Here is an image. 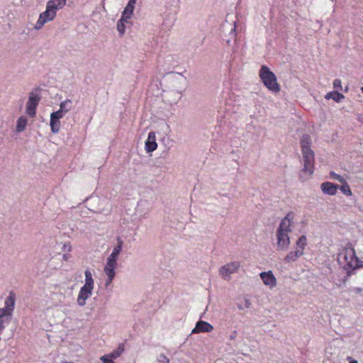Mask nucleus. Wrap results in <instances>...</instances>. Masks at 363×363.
I'll list each match as a JSON object with an SVG mask.
<instances>
[{
  "label": "nucleus",
  "mask_w": 363,
  "mask_h": 363,
  "mask_svg": "<svg viewBox=\"0 0 363 363\" xmlns=\"http://www.w3.org/2000/svg\"><path fill=\"white\" fill-rule=\"evenodd\" d=\"M133 8L130 7L129 6H126L124 11H123L121 18L122 21H128L129 18H130L133 12Z\"/></svg>",
  "instance_id": "nucleus-20"
},
{
  "label": "nucleus",
  "mask_w": 363,
  "mask_h": 363,
  "mask_svg": "<svg viewBox=\"0 0 363 363\" xmlns=\"http://www.w3.org/2000/svg\"><path fill=\"white\" fill-rule=\"evenodd\" d=\"M135 3H136V0H129L127 5L129 6L130 8L132 7L134 9Z\"/></svg>",
  "instance_id": "nucleus-31"
},
{
  "label": "nucleus",
  "mask_w": 363,
  "mask_h": 363,
  "mask_svg": "<svg viewBox=\"0 0 363 363\" xmlns=\"http://www.w3.org/2000/svg\"><path fill=\"white\" fill-rule=\"evenodd\" d=\"M158 363H169V359L167 357L166 355L161 354L158 359H157Z\"/></svg>",
  "instance_id": "nucleus-28"
},
{
  "label": "nucleus",
  "mask_w": 363,
  "mask_h": 363,
  "mask_svg": "<svg viewBox=\"0 0 363 363\" xmlns=\"http://www.w3.org/2000/svg\"><path fill=\"white\" fill-rule=\"evenodd\" d=\"M40 97L37 94H30L26 105V113L30 117H34L36 113V108L39 103Z\"/></svg>",
  "instance_id": "nucleus-10"
},
{
  "label": "nucleus",
  "mask_w": 363,
  "mask_h": 363,
  "mask_svg": "<svg viewBox=\"0 0 363 363\" xmlns=\"http://www.w3.org/2000/svg\"><path fill=\"white\" fill-rule=\"evenodd\" d=\"M347 359L350 360L349 363H358V362L355 359H352L351 357H347Z\"/></svg>",
  "instance_id": "nucleus-32"
},
{
  "label": "nucleus",
  "mask_w": 363,
  "mask_h": 363,
  "mask_svg": "<svg viewBox=\"0 0 363 363\" xmlns=\"http://www.w3.org/2000/svg\"><path fill=\"white\" fill-rule=\"evenodd\" d=\"M259 77L264 85L272 92L278 93L280 91V85L277 77L267 65H262L259 72Z\"/></svg>",
  "instance_id": "nucleus-4"
},
{
  "label": "nucleus",
  "mask_w": 363,
  "mask_h": 363,
  "mask_svg": "<svg viewBox=\"0 0 363 363\" xmlns=\"http://www.w3.org/2000/svg\"><path fill=\"white\" fill-rule=\"evenodd\" d=\"M157 147L156 143V136L154 132L148 133L147 139L145 142V150L147 152H152Z\"/></svg>",
  "instance_id": "nucleus-14"
},
{
  "label": "nucleus",
  "mask_w": 363,
  "mask_h": 363,
  "mask_svg": "<svg viewBox=\"0 0 363 363\" xmlns=\"http://www.w3.org/2000/svg\"><path fill=\"white\" fill-rule=\"evenodd\" d=\"M213 330L211 324L206 321L199 320L196 323V327L193 329L192 333H209Z\"/></svg>",
  "instance_id": "nucleus-12"
},
{
  "label": "nucleus",
  "mask_w": 363,
  "mask_h": 363,
  "mask_svg": "<svg viewBox=\"0 0 363 363\" xmlns=\"http://www.w3.org/2000/svg\"><path fill=\"white\" fill-rule=\"evenodd\" d=\"M71 100L67 99L60 104V109L64 111L65 113H67L71 109Z\"/></svg>",
  "instance_id": "nucleus-23"
},
{
  "label": "nucleus",
  "mask_w": 363,
  "mask_h": 363,
  "mask_svg": "<svg viewBox=\"0 0 363 363\" xmlns=\"http://www.w3.org/2000/svg\"><path fill=\"white\" fill-rule=\"evenodd\" d=\"M260 278L266 286L273 288L277 286V279L272 271L261 272Z\"/></svg>",
  "instance_id": "nucleus-11"
},
{
  "label": "nucleus",
  "mask_w": 363,
  "mask_h": 363,
  "mask_svg": "<svg viewBox=\"0 0 363 363\" xmlns=\"http://www.w3.org/2000/svg\"><path fill=\"white\" fill-rule=\"evenodd\" d=\"M362 91L363 92V86L362 87Z\"/></svg>",
  "instance_id": "nucleus-34"
},
{
  "label": "nucleus",
  "mask_w": 363,
  "mask_h": 363,
  "mask_svg": "<svg viewBox=\"0 0 363 363\" xmlns=\"http://www.w3.org/2000/svg\"><path fill=\"white\" fill-rule=\"evenodd\" d=\"M64 115H65L64 111L59 109L58 111L52 113L50 115V118H52L53 119L60 120L64 116Z\"/></svg>",
  "instance_id": "nucleus-25"
},
{
  "label": "nucleus",
  "mask_w": 363,
  "mask_h": 363,
  "mask_svg": "<svg viewBox=\"0 0 363 363\" xmlns=\"http://www.w3.org/2000/svg\"><path fill=\"white\" fill-rule=\"evenodd\" d=\"M333 87H334L335 89H337L342 90V84H341V81H340V79H335L333 81Z\"/></svg>",
  "instance_id": "nucleus-29"
},
{
  "label": "nucleus",
  "mask_w": 363,
  "mask_h": 363,
  "mask_svg": "<svg viewBox=\"0 0 363 363\" xmlns=\"http://www.w3.org/2000/svg\"><path fill=\"white\" fill-rule=\"evenodd\" d=\"M339 189L347 196H352V194L350 187L346 181H345L344 183H342V185L339 186Z\"/></svg>",
  "instance_id": "nucleus-22"
},
{
  "label": "nucleus",
  "mask_w": 363,
  "mask_h": 363,
  "mask_svg": "<svg viewBox=\"0 0 363 363\" xmlns=\"http://www.w3.org/2000/svg\"><path fill=\"white\" fill-rule=\"evenodd\" d=\"M330 177H331L333 179H335V180L338 181V182H340L341 184H342V183H344V182H345V181H346V180H345V179L342 176H341V175H340V174H336V173H335V172H330Z\"/></svg>",
  "instance_id": "nucleus-26"
},
{
  "label": "nucleus",
  "mask_w": 363,
  "mask_h": 363,
  "mask_svg": "<svg viewBox=\"0 0 363 363\" xmlns=\"http://www.w3.org/2000/svg\"><path fill=\"white\" fill-rule=\"evenodd\" d=\"M240 264L238 262H233L221 267L219 269L220 276L225 279H229L232 274L235 273Z\"/></svg>",
  "instance_id": "nucleus-8"
},
{
  "label": "nucleus",
  "mask_w": 363,
  "mask_h": 363,
  "mask_svg": "<svg viewBox=\"0 0 363 363\" xmlns=\"http://www.w3.org/2000/svg\"><path fill=\"white\" fill-rule=\"evenodd\" d=\"M237 335H238V333H237V331H236V330H234V331H233V333L230 334V335L229 338H230V340H235V339L236 338Z\"/></svg>",
  "instance_id": "nucleus-30"
},
{
  "label": "nucleus",
  "mask_w": 363,
  "mask_h": 363,
  "mask_svg": "<svg viewBox=\"0 0 363 363\" xmlns=\"http://www.w3.org/2000/svg\"><path fill=\"white\" fill-rule=\"evenodd\" d=\"M307 245V239L305 235H301L296 242V250L289 252L284 258L286 263L296 261L303 255L305 248Z\"/></svg>",
  "instance_id": "nucleus-6"
},
{
  "label": "nucleus",
  "mask_w": 363,
  "mask_h": 363,
  "mask_svg": "<svg viewBox=\"0 0 363 363\" xmlns=\"http://www.w3.org/2000/svg\"><path fill=\"white\" fill-rule=\"evenodd\" d=\"M50 128L51 131L54 133H57L60 129V121L57 119L50 118Z\"/></svg>",
  "instance_id": "nucleus-19"
},
{
  "label": "nucleus",
  "mask_w": 363,
  "mask_h": 363,
  "mask_svg": "<svg viewBox=\"0 0 363 363\" xmlns=\"http://www.w3.org/2000/svg\"><path fill=\"white\" fill-rule=\"evenodd\" d=\"M56 16L54 10L46 6V10L40 13L39 18L35 24V28L40 29L45 23L51 21Z\"/></svg>",
  "instance_id": "nucleus-9"
},
{
  "label": "nucleus",
  "mask_w": 363,
  "mask_h": 363,
  "mask_svg": "<svg viewBox=\"0 0 363 363\" xmlns=\"http://www.w3.org/2000/svg\"><path fill=\"white\" fill-rule=\"evenodd\" d=\"M100 359L103 363H115L113 362V359L108 354H105L101 357Z\"/></svg>",
  "instance_id": "nucleus-27"
},
{
  "label": "nucleus",
  "mask_w": 363,
  "mask_h": 363,
  "mask_svg": "<svg viewBox=\"0 0 363 363\" xmlns=\"http://www.w3.org/2000/svg\"><path fill=\"white\" fill-rule=\"evenodd\" d=\"M301 152L311 150V138L308 135H304L300 141Z\"/></svg>",
  "instance_id": "nucleus-16"
},
{
  "label": "nucleus",
  "mask_w": 363,
  "mask_h": 363,
  "mask_svg": "<svg viewBox=\"0 0 363 363\" xmlns=\"http://www.w3.org/2000/svg\"><path fill=\"white\" fill-rule=\"evenodd\" d=\"M84 275L85 284L80 289L77 298V303L80 306H84L86 304V300L91 297L94 286V281L91 272L89 270H86Z\"/></svg>",
  "instance_id": "nucleus-5"
},
{
  "label": "nucleus",
  "mask_w": 363,
  "mask_h": 363,
  "mask_svg": "<svg viewBox=\"0 0 363 363\" xmlns=\"http://www.w3.org/2000/svg\"><path fill=\"white\" fill-rule=\"evenodd\" d=\"M294 217V212H289L281 220L277 231V247L279 250H286L290 245L289 233L291 231V227Z\"/></svg>",
  "instance_id": "nucleus-1"
},
{
  "label": "nucleus",
  "mask_w": 363,
  "mask_h": 363,
  "mask_svg": "<svg viewBox=\"0 0 363 363\" xmlns=\"http://www.w3.org/2000/svg\"><path fill=\"white\" fill-rule=\"evenodd\" d=\"M28 120L25 116L20 117L17 121L16 131L21 133L26 129Z\"/></svg>",
  "instance_id": "nucleus-18"
},
{
  "label": "nucleus",
  "mask_w": 363,
  "mask_h": 363,
  "mask_svg": "<svg viewBox=\"0 0 363 363\" xmlns=\"http://www.w3.org/2000/svg\"><path fill=\"white\" fill-rule=\"evenodd\" d=\"M66 0H50L47 3V6L50 7L56 13L57 11L62 9L66 4Z\"/></svg>",
  "instance_id": "nucleus-15"
},
{
  "label": "nucleus",
  "mask_w": 363,
  "mask_h": 363,
  "mask_svg": "<svg viewBox=\"0 0 363 363\" xmlns=\"http://www.w3.org/2000/svg\"><path fill=\"white\" fill-rule=\"evenodd\" d=\"M123 351H124V345L121 344V345H119L118 347L116 350H113V352H111V353H109L108 354L113 359H116L121 355V354L123 352Z\"/></svg>",
  "instance_id": "nucleus-21"
},
{
  "label": "nucleus",
  "mask_w": 363,
  "mask_h": 363,
  "mask_svg": "<svg viewBox=\"0 0 363 363\" xmlns=\"http://www.w3.org/2000/svg\"><path fill=\"white\" fill-rule=\"evenodd\" d=\"M127 22V21H122V18L118 21L117 23V29L121 35H123L125 33V27L124 23Z\"/></svg>",
  "instance_id": "nucleus-24"
},
{
  "label": "nucleus",
  "mask_w": 363,
  "mask_h": 363,
  "mask_svg": "<svg viewBox=\"0 0 363 363\" xmlns=\"http://www.w3.org/2000/svg\"><path fill=\"white\" fill-rule=\"evenodd\" d=\"M338 259L345 264L350 269H356L363 266V262L357 257L351 242H348L338 255Z\"/></svg>",
  "instance_id": "nucleus-3"
},
{
  "label": "nucleus",
  "mask_w": 363,
  "mask_h": 363,
  "mask_svg": "<svg viewBox=\"0 0 363 363\" xmlns=\"http://www.w3.org/2000/svg\"><path fill=\"white\" fill-rule=\"evenodd\" d=\"M320 189L325 194L334 196L336 194L339 186L330 182H325L321 184Z\"/></svg>",
  "instance_id": "nucleus-13"
},
{
  "label": "nucleus",
  "mask_w": 363,
  "mask_h": 363,
  "mask_svg": "<svg viewBox=\"0 0 363 363\" xmlns=\"http://www.w3.org/2000/svg\"><path fill=\"white\" fill-rule=\"evenodd\" d=\"M123 241L118 238V245L116 246L111 254L108 257L106 264L104 267V273L107 277L105 285L107 286L111 284L116 275L118 257L122 250Z\"/></svg>",
  "instance_id": "nucleus-2"
},
{
  "label": "nucleus",
  "mask_w": 363,
  "mask_h": 363,
  "mask_svg": "<svg viewBox=\"0 0 363 363\" xmlns=\"http://www.w3.org/2000/svg\"><path fill=\"white\" fill-rule=\"evenodd\" d=\"M326 99H333L336 102H340L345 98V96L338 91H330L325 96Z\"/></svg>",
  "instance_id": "nucleus-17"
},
{
  "label": "nucleus",
  "mask_w": 363,
  "mask_h": 363,
  "mask_svg": "<svg viewBox=\"0 0 363 363\" xmlns=\"http://www.w3.org/2000/svg\"><path fill=\"white\" fill-rule=\"evenodd\" d=\"M303 157V171L312 175L313 173L314 165V152L311 150L308 151L302 152Z\"/></svg>",
  "instance_id": "nucleus-7"
},
{
  "label": "nucleus",
  "mask_w": 363,
  "mask_h": 363,
  "mask_svg": "<svg viewBox=\"0 0 363 363\" xmlns=\"http://www.w3.org/2000/svg\"><path fill=\"white\" fill-rule=\"evenodd\" d=\"M61 363H74V362H72L64 361V362H62Z\"/></svg>",
  "instance_id": "nucleus-33"
}]
</instances>
